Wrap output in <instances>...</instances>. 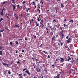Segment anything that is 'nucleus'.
Segmentation results:
<instances>
[{
    "label": "nucleus",
    "instance_id": "f257e3e1",
    "mask_svg": "<svg viewBox=\"0 0 78 78\" xmlns=\"http://www.w3.org/2000/svg\"><path fill=\"white\" fill-rule=\"evenodd\" d=\"M10 12H11V10L9 11V12L8 13V14H7V13H6L5 14V16H6L7 19H10V18H9V16H11V15L10 14ZM7 15H8V16Z\"/></svg>",
    "mask_w": 78,
    "mask_h": 78
},
{
    "label": "nucleus",
    "instance_id": "f03ea898",
    "mask_svg": "<svg viewBox=\"0 0 78 78\" xmlns=\"http://www.w3.org/2000/svg\"><path fill=\"white\" fill-rule=\"evenodd\" d=\"M64 30H61V32L60 31V33H61V34L62 35V38H61L62 39L64 38Z\"/></svg>",
    "mask_w": 78,
    "mask_h": 78
},
{
    "label": "nucleus",
    "instance_id": "7ed1b4c3",
    "mask_svg": "<svg viewBox=\"0 0 78 78\" xmlns=\"http://www.w3.org/2000/svg\"><path fill=\"white\" fill-rule=\"evenodd\" d=\"M61 72H60L59 74H58L57 76H54V78H59L60 75H61Z\"/></svg>",
    "mask_w": 78,
    "mask_h": 78
},
{
    "label": "nucleus",
    "instance_id": "20e7f679",
    "mask_svg": "<svg viewBox=\"0 0 78 78\" xmlns=\"http://www.w3.org/2000/svg\"><path fill=\"white\" fill-rule=\"evenodd\" d=\"M70 62H71L72 64H73V62L75 63L76 61L75 60H73V58H72V60Z\"/></svg>",
    "mask_w": 78,
    "mask_h": 78
},
{
    "label": "nucleus",
    "instance_id": "39448f33",
    "mask_svg": "<svg viewBox=\"0 0 78 78\" xmlns=\"http://www.w3.org/2000/svg\"><path fill=\"white\" fill-rule=\"evenodd\" d=\"M2 64L3 65H4L5 66H7V67H9L8 64H6V63H5L3 62H2Z\"/></svg>",
    "mask_w": 78,
    "mask_h": 78
},
{
    "label": "nucleus",
    "instance_id": "423d86ee",
    "mask_svg": "<svg viewBox=\"0 0 78 78\" xmlns=\"http://www.w3.org/2000/svg\"><path fill=\"white\" fill-rule=\"evenodd\" d=\"M26 73H27L28 75H31V74L30 73V72L29 71H28V69H27L26 71H25Z\"/></svg>",
    "mask_w": 78,
    "mask_h": 78
},
{
    "label": "nucleus",
    "instance_id": "0eeeda50",
    "mask_svg": "<svg viewBox=\"0 0 78 78\" xmlns=\"http://www.w3.org/2000/svg\"><path fill=\"white\" fill-rule=\"evenodd\" d=\"M70 40H71V38H69L68 40H66V42H67V43H70Z\"/></svg>",
    "mask_w": 78,
    "mask_h": 78
},
{
    "label": "nucleus",
    "instance_id": "6e6552de",
    "mask_svg": "<svg viewBox=\"0 0 78 78\" xmlns=\"http://www.w3.org/2000/svg\"><path fill=\"white\" fill-rule=\"evenodd\" d=\"M12 6L13 7V10L15 11V9H16V7L14 5H12Z\"/></svg>",
    "mask_w": 78,
    "mask_h": 78
},
{
    "label": "nucleus",
    "instance_id": "1a4fd4ad",
    "mask_svg": "<svg viewBox=\"0 0 78 78\" xmlns=\"http://www.w3.org/2000/svg\"><path fill=\"white\" fill-rule=\"evenodd\" d=\"M60 59H61V62H64L63 61H64V58H62L61 57H60Z\"/></svg>",
    "mask_w": 78,
    "mask_h": 78
},
{
    "label": "nucleus",
    "instance_id": "9d476101",
    "mask_svg": "<svg viewBox=\"0 0 78 78\" xmlns=\"http://www.w3.org/2000/svg\"><path fill=\"white\" fill-rule=\"evenodd\" d=\"M36 70H37V72H39V67H38L36 69Z\"/></svg>",
    "mask_w": 78,
    "mask_h": 78
},
{
    "label": "nucleus",
    "instance_id": "9b49d317",
    "mask_svg": "<svg viewBox=\"0 0 78 78\" xmlns=\"http://www.w3.org/2000/svg\"><path fill=\"white\" fill-rule=\"evenodd\" d=\"M61 6L62 8H64V5H63V4H62V3L61 4Z\"/></svg>",
    "mask_w": 78,
    "mask_h": 78
},
{
    "label": "nucleus",
    "instance_id": "f8f14e48",
    "mask_svg": "<svg viewBox=\"0 0 78 78\" xmlns=\"http://www.w3.org/2000/svg\"><path fill=\"white\" fill-rule=\"evenodd\" d=\"M55 29L54 30H53V32H54V33H55L56 31V27H55Z\"/></svg>",
    "mask_w": 78,
    "mask_h": 78
},
{
    "label": "nucleus",
    "instance_id": "ddd939ff",
    "mask_svg": "<svg viewBox=\"0 0 78 78\" xmlns=\"http://www.w3.org/2000/svg\"><path fill=\"white\" fill-rule=\"evenodd\" d=\"M46 29L47 30V31L46 33L47 34L48 33V30H49V29H48V28H47V27H46Z\"/></svg>",
    "mask_w": 78,
    "mask_h": 78
},
{
    "label": "nucleus",
    "instance_id": "4468645a",
    "mask_svg": "<svg viewBox=\"0 0 78 78\" xmlns=\"http://www.w3.org/2000/svg\"><path fill=\"white\" fill-rule=\"evenodd\" d=\"M43 51L44 52V53H45V54L48 55V54L47 52H46L45 51Z\"/></svg>",
    "mask_w": 78,
    "mask_h": 78
},
{
    "label": "nucleus",
    "instance_id": "2eb2a0df",
    "mask_svg": "<svg viewBox=\"0 0 78 78\" xmlns=\"http://www.w3.org/2000/svg\"><path fill=\"white\" fill-rule=\"evenodd\" d=\"M69 23H70V22H72V23H73V20H70L69 21Z\"/></svg>",
    "mask_w": 78,
    "mask_h": 78
},
{
    "label": "nucleus",
    "instance_id": "dca6fc26",
    "mask_svg": "<svg viewBox=\"0 0 78 78\" xmlns=\"http://www.w3.org/2000/svg\"><path fill=\"white\" fill-rule=\"evenodd\" d=\"M35 23H36V27H38L39 26V23H37V22H35Z\"/></svg>",
    "mask_w": 78,
    "mask_h": 78
},
{
    "label": "nucleus",
    "instance_id": "f3484780",
    "mask_svg": "<svg viewBox=\"0 0 78 78\" xmlns=\"http://www.w3.org/2000/svg\"><path fill=\"white\" fill-rule=\"evenodd\" d=\"M41 17L42 18V16L41 15H39V19H40V20H41Z\"/></svg>",
    "mask_w": 78,
    "mask_h": 78
},
{
    "label": "nucleus",
    "instance_id": "a211bd4d",
    "mask_svg": "<svg viewBox=\"0 0 78 78\" xmlns=\"http://www.w3.org/2000/svg\"><path fill=\"white\" fill-rule=\"evenodd\" d=\"M56 38V36H53L52 39H53L54 40V39H55Z\"/></svg>",
    "mask_w": 78,
    "mask_h": 78
},
{
    "label": "nucleus",
    "instance_id": "6ab92c4d",
    "mask_svg": "<svg viewBox=\"0 0 78 78\" xmlns=\"http://www.w3.org/2000/svg\"><path fill=\"white\" fill-rule=\"evenodd\" d=\"M70 60H71V58L70 57H69L67 59V61H69Z\"/></svg>",
    "mask_w": 78,
    "mask_h": 78
},
{
    "label": "nucleus",
    "instance_id": "aec40b11",
    "mask_svg": "<svg viewBox=\"0 0 78 78\" xmlns=\"http://www.w3.org/2000/svg\"><path fill=\"white\" fill-rule=\"evenodd\" d=\"M58 58H57L56 59V62H55L54 63L55 64H56V63H57V62H58Z\"/></svg>",
    "mask_w": 78,
    "mask_h": 78
},
{
    "label": "nucleus",
    "instance_id": "412c9836",
    "mask_svg": "<svg viewBox=\"0 0 78 78\" xmlns=\"http://www.w3.org/2000/svg\"><path fill=\"white\" fill-rule=\"evenodd\" d=\"M33 36L34 39H36V36L35 34L33 35Z\"/></svg>",
    "mask_w": 78,
    "mask_h": 78
},
{
    "label": "nucleus",
    "instance_id": "4be33fe9",
    "mask_svg": "<svg viewBox=\"0 0 78 78\" xmlns=\"http://www.w3.org/2000/svg\"><path fill=\"white\" fill-rule=\"evenodd\" d=\"M12 3H13V4H15V2H15V1L14 0H12Z\"/></svg>",
    "mask_w": 78,
    "mask_h": 78
},
{
    "label": "nucleus",
    "instance_id": "5701e85b",
    "mask_svg": "<svg viewBox=\"0 0 78 78\" xmlns=\"http://www.w3.org/2000/svg\"><path fill=\"white\" fill-rule=\"evenodd\" d=\"M37 11H39V13L40 14L41 13V12H40V10L39 9H37Z\"/></svg>",
    "mask_w": 78,
    "mask_h": 78
},
{
    "label": "nucleus",
    "instance_id": "b1692460",
    "mask_svg": "<svg viewBox=\"0 0 78 78\" xmlns=\"http://www.w3.org/2000/svg\"><path fill=\"white\" fill-rule=\"evenodd\" d=\"M50 34L51 36H53V32H50Z\"/></svg>",
    "mask_w": 78,
    "mask_h": 78
},
{
    "label": "nucleus",
    "instance_id": "393cba45",
    "mask_svg": "<svg viewBox=\"0 0 78 78\" xmlns=\"http://www.w3.org/2000/svg\"><path fill=\"white\" fill-rule=\"evenodd\" d=\"M0 55H2V51H0Z\"/></svg>",
    "mask_w": 78,
    "mask_h": 78
},
{
    "label": "nucleus",
    "instance_id": "a878e982",
    "mask_svg": "<svg viewBox=\"0 0 78 78\" xmlns=\"http://www.w3.org/2000/svg\"><path fill=\"white\" fill-rule=\"evenodd\" d=\"M15 43H16V44H17V45H18V44H19V42H18V41H16L15 42Z\"/></svg>",
    "mask_w": 78,
    "mask_h": 78
},
{
    "label": "nucleus",
    "instance_id": "bb28decb",
    "mask_svg": "<svg viewBox=\"0 0 78 78\" xmlns=\"http://www.w3.org/2000/svg\"><path fill=\"white\" fill-rule=\"evenodd\" d=\"M20 5H17V8H20Z\"/></svg>",
    "mask_w": 78,
    "mask_h": 78
},
{
    "label": "nucleus",
    "instance_id": "cd10ccee",
    "mask_svg": "<svg viewBox=\"0 0 78 78\" xmlns=\"http://www.w3.org/2000/svg\"><path fill=\"white\" fill-rule=\"evenodd\" d=\"M3 20V18H1V19L0 20V22H2V20Z\"/></svg>",
    "mask_w": 78,
    "mask_h": 78
},
{
    "label": "nucleus",
    "instance_id": "c85d7f7f",
    "mask_svg": "<svg viewBox=\"0 0 78 78\" xmlns=\"http://www.w3.org/2000/svg\"><path fill=\"white\" fill-rule=\"evenodd\" d=\"M3 31H4V29H3L2 30H0V32H1L2 33H3Z\"/></svg>",
    "mask_w": 78,
    "mask_h": 78
},
{
    "label": "nucleus",
    "instance_id": "c756f323",
    "mask_svg": "<svg viewBox=\"0 0 78 78\" xmlns=\"http://www.w3.org/2000/svg\"><path fill=\"white\" fill-rule=\"evenodd\" d=\"M15 27H17V28H19V26L18 25L15 24Z\"/></svg>",
    "mask_w": 78,
    "mask_h": 78
},
{
    "label": "nucleus",
    "instance_id": "7c9ffc66",
    "mask_svg": "<svg viewBox=\"0 0 78 78\" xmlns=\"http://www.w3.org/2000/svg\"><path fill=\"white\" fill-rule=\"evenodd\" d=\"M5 29H6V30H7V31H9V29H8L6 27H5Z\"/></svg>",
    "mask_w": 78,
    "mask_h": 78
},
{
    "label": "nucleus",
    "instance_id": "2f4dec72",
    "mask_svg": "<svg viewBox=\"0 0 78 78\" xmlns=\"http://www.w3.org/2000/svg\"><path fill=\"white\" fill-rule=\"evenodd\" d=\"M37 20L38 22H40V19H39V17H37Z\"/></svg>",
    "mask_w": 78,
    "mask_h": 78
},
{
    "label": "nucleus",
    "instance_id": "473e14b6",
    "mask_svg": "<svg viewBox=\"0 0 78 78\" xmlns=\"http://www.w3.org/2000/svg\"><path fill=\"white\" fill-rule=\"evenodd\" d=\"M52 22H56L57 21H56V20H53Z\"/></svg>",
    "mask_w": 78,
    "mask_h": 78
},
{
    "label": "nucleus",
    "instance_id": "72a5a7b5",
    "mask_svg": "<svg viewBox=\"0 0 78 78\" xmlns=\"http://www.w3.org/2000/svg\"><path fill=\"white\" fill-rule=\"evenodd\" d=\"M10 44L11 45V46L12 45V41H11L10 42Z\"/></svg>",
    "mask_w": 78,
    "mask_h": 78
},
{
    "label": "nucleus",
    "instance_id": "f704fd0d",
    "mask_svg": "<svg viewBox=\"0 0 78 78\" xmlns=\"http://www.w3.org/2000/svg\"><path fill=\"white\" fill-rule=\"evenodd\" d=\"M14 16L15 17H17V16H17V14H14Z\"/></svg>",
    "mask_w": 78,
    "mask_h": 78
},
{
    "label": "nucleus",
    "instance_id": "c9c22d12",
    "mask_svg": "<svg viewBox=\"0 0 78 78\" xmlns=\"http://www.w3.org/2000/svg\"><path fill=\"white\" fill-rule=\"evenodd\" d=\"M55 37H56V38H58V37H59V36H58V34H56Z\"/></svg>",
    "mask_w": 78,
    "mask_h": 78
},
{
    "label": "nucleus",
    "instance_id": "e433bc0d",
    "mask_svg": "<svg viewBox=\"0 0 78 78\" xmlns=\"http://www.w3.org/2000/svg\"><path fill=\"white\" fill-rule=\"evenodd\" d=\"M32 3L34 5H35V2H34V1H33L32 2Z\"/></svg>",
    "mask_w": 78,
    "mask_h": 78
},
{
    "label": "nucleus",
    "instance_id": "4c0bfd02",
    "mask_svg": "<svg viewBox=\"0 0 78 78\" xmlns=\"http://www.w3.org/2000/svg\"><path fill=\"white\" fill-rule=\"evenodd\" d=\"M1 15H2V16H3V15H4L3 12H1Z\"/></svg>",
    "mask_w": 78,
    "mask_h": 78
},
{
    "label": "nucleus",
    "instance_id": "58836bf2",
    "mask_svg": "<svg viewBox=\"0 0 78 78\" xmlns=\"http://www.w3.org/2000/svg\"><path fill=\"white\" fill-rule=\"evenodd\" d=\"M13 62H14V61H11V64H13Z\"/></svg>",
    "mask_w": 78,
    "mask_h": 78
},
{
    "label": "nucleus",
    "instance_id": "ea45409f",
    "mask_svg": "<svg viewBox=\"0 0 78 78\" xmlns=\"http://www.w3.org/2000/svg\"><path fill=\"white\" fill-rule=\"evenodd\" d=\"M59 28H60V30H62V27H61V26L59 27Z\"/></svg>",
    "mask_w": 78,
    "mask_h": 78
},
{
    "label": "nucleus",
    "instance_id": "a19ab883",
    "mask_svg": "<svg viewBox=\"0 0 78 78\" xmlns=\"http://www.w3.org/2000/svg\"><path fill=\"white\" fill-rule=\"evenodd\" d=\"M27 68H25L24 69H23V71H25V70H27Z\"/></svg>",
    "mask_w": 78,
    "mask_h": 78
},
{
    "label": "nucleus",
    "instance_id": "79ce46f5",
    "mask_svg": "<svg viewBox=\"0 0 78 78\" xmlns=\"http://www.w3.org/2000/svg\"><path fill=\"white\" fill-rule=\"evenodd\" d=\"M22 52L23 53V52H25V50H23V49L22 50Z\"/></svg>",
    "mask_w": 78,
    "mask_h": 78
},
{
    "label": "nucleus",
    "instance_id": "37998d69",
    "mask_svg": "<svg viewBox=\"0 0 78 78\" xmlns=\"http://www.w3.org/2000/svg\"><path fill=\"white\" fill-rule=\"evenodd\" d=\"M65 48H68V46H65Z\"/></svg>",
    "mask_w": 78,
    "mask_h": 78
},
{
    "label": "nucleus",
    "instance_id": "c03bdc74",
    "mask_svg": "<svg viewBox=\"0 0 78 78\" xmlns=\"http://www.w3.org/2000/svg\"><path fill=\"white\" fill-rule=\"evenodd\" d=\"M62 45H63V43H62V42L61 44V46H62Z\"/></svg>",
    "mask_w": 78,
    "mask_h": 78
},
{
    "label": "nucleus",
    "instance_id": "a18cd8bd",
    "mask_svg": "<svg viewBox=\"0 0 78 78\" xmlns=\"http://www.w3.org/2000/svg\"><path fill=\"white\" fill-rule=\"evenodd\" d=\"M60 66H64V65H63V64H60Z\"/></svg>",
    "mask_w": 78,
    "mask_h": 78
},
{
    "label": "nucleus",
    "instance_id": "49530a36",
    "mask_svg": "<svg viewBox=\"0 0 78 78\" xmlns=\"http://www.w3.org/2000/svg\"><path fill=\"white\" fill-rule=\"evenodd\" d=\"M8 73L9 75H10V74H11V72L10 71H9L8 72Z\"/></svg>",
    "mask_w": 78,
    "mask_h": 78
},
{
    "label": "nucleus",
    "instance_id": "de8ad7c7",
    "mask_svg": "<svg viewBox=\"0 0 78 78\" xmlns=\"http://www.w3.org/2000/svg\"><path fill=\"white\" fill-rule=\"evenodd\" d=\"M23 4H25V2L23 1L22 2Z\"/></svg>",
    "mask_w": 78,
    "mask_h": 78
},
{
    "label": "nucleus",
    "instance_id": "09e8293b",
    "mask_svg": "<svg viewBox=\"0 0 78 78\" xmlns=\"http://www.w3.org/2000/svg\"><path fill=\"white\" fill-rule=\"evenodd\" d=\"M20 63V62H19V61H18V62H17V64H19Z\"/></svg>",
    "mask_w": 78,
    "mask_h": 78
},
{
    "label": "nucleus",
    "instance_id": "8fccbe9b",
    "mask_svg": "<svg viewBox=\"0 0 78 78\" xmlns=\"http://www.w3.org/2000/svg\"><path fill=\"white\" fill-rule=\"evenodd\" d=\"M41 6V5H40V4H38V7H40V6Z\"/></svg>",
    "mask_w": 78,
    "mask_h": 78
},
{
    "label": "nucleus",
    "instance_id": "3c124183",
    "mask_svg": "<svg viewBox=\"0 0 78 78\" xmlns=\"http://www.w3.org/2000/svg\"><path fill=\"white\" fill-rule=\"evenodd\" d=\"M50 28H51V30H53V29H52V28H51V26H50Z\"/></svg>",
    "mask_w": 78,
    "mask_h": 78
},
{
    "label": "nucleus",
    "instance_id": "603ef678",
    "mask_svg": "<svg viewBox=\"0 0 78 78\" xmlns=\"http://www.w3.org/2000/svg\"><path fill=\"white\" fill-rule=\"evenodd\" d=\"M18 75L19 76H21V75H22V74H20Z\"/></svg>",
    "mask_w": 78,
    "mask_h": 78
},
{
    "label": "nucleus",
    "instance_id": "864d4df0",
    "mask_svg": "<svg viewBox=\"0 0 78 78\" xmlns=\"http://www.w3.org/2000/svg\"><path fill=\"white\" fill-rule=\"evenodd\" d=\"M16 17V19H18V16H17Z\"/></svg>",
    "mask_w": 78,
    "mask_h": 78
},
{
    "label": "nucleus",
    "instance_id": "5fc2aeb1",
    "mask_svg": "<svg viewBox=\"0 0 78 78\" xmlns=\"http://www.w3.org/2000/svg\"><path fill=\"white\" fill-rule=\"evenodd\" d=\"M44 71H45L46 72H47V71L46 69H44Z\"/></svg>",
    "mask_w": 78,
    "mask_h": 78
},
{
    "label": "nucleus",
    "instance_id": "6e6d98bb",
    "mask_svg": "<svg viewBox=\"0 0 78 78\" xmlns=\"http://www.w3.org/2000/svg\"><path fill=\"white\" fill-rule=\"evenodd\" d=\"M2 46H0V50H1V49H2Z\"/></svg>",
    "mask_w": 78,
    "mask_h": 78
},
{
    "label": "nucleus",
    "instance_id": "4d7b16f0",
    "mask_svg": "<svg viewBox=\"0 0 78 78\" xmlns=\"http://www.w3.org/2000/svg\"><path fill=\"white\" fill-rule=\"evenodd\" d=\"M25 41H27V37H25Z\"/></svg>",
    "mask_w": 78,
    "mask_h": 78
},
{
    "label": "nucleus",
    "instance_id": "13d9d810",
    "mask_svg": "<svg viewBox=\"0 0 78 78\" xmlns=\"http://www.w3.org/2000/svg\"><path fill=\"white\" fill-rule=\"evenodd\" d=\"M41 75L42 78H44L43 77V75L42 74H41Z\"/></svg>",
    "mask_w": 78,
    "mask_h": 78
},
{
    "label": "nucleus",
    "instance_id": "bf43d9fd",
    "mask_svg": "<svg viewBox=\"0 0 78 78\" xmlns=\"http://www.w3.org/2000/svg\"><path fill=\"white\" fill-rule=\"evenodd\" d=\"M41 22H43V20H41Z\"/></svg>",
    "mask_w": 78,
    "mask_h": 78
},
{
    "label": "nucleus",
    "instance_id": "052dcab7",
    "mask_svg": "<svg viewBox=\"0 0 78 78\" xmlns=\"http://www.w3.org/2000/svg\"><path fill=\"white\" fill-rule=\"evenodd\" d=\"M22 39H18V41H22Z\"/></svg>",
    "mask_w": 78,
    "mask_h": 78
},
{
    "label": "nucleus",
    "instance_id": "680f3d73",
    "mask_svg": "<svg viewBox=\"0 0 78 78\" xmlns=\"http://www.w3.org/2000/svg\"><path fill=\"white\" fill-rule=\"evenodd\" d=\"M48 58H50V56H49V55H48Z\"/></svg>",
    "mask_w": 78,
    "mask_h": 78
},
{
    "label": "nucleus",
    "instance_id": "e2e57ef3",
    "mask_svg": "<svg viewBox=\"0 0 78 78\" xmlns=\"http://www.w3.org/2000/svg\"><path fill=\"white\" fill-rule=\"evenodd\" d=\"M39 72L40 73L41 72V69H39Z\"/></svg>",
    "mask_w": 78,
    "mask_h": 78
},
{
    "label": "nucleus",
    "instance_id": "0e129e2a",
    "mask_svg": "<svg viewBox=\"0 0 78 78\" xmlns=\"http://www.w3.org/2000/svg\"><path fill=\"white\" fill-rule=\"evenodd\" d=\"M52 66L53 68H54V64H53V65H52Z\"/></svg>",
    "mask_w": 78,
    "mask_h": 78
},
{
    "label": "nucleus",
    "instance_id": "69168bd1",
    "mask_svg": "<svg viewBox=\"0 0 78 78\" xmlns=\"http://www.w3.org/2000/svg\"><path fill=\"white\" fill-rule=\"evenodd\" d=\"M19 78H23V77H22V76H20Z\"/></svg>",
    "mask_w": 78,
    "mask_h": 78
},
{
    "label": "nucleus",
    "instance_id": "338daca9",
    "mask_svg": "<svg viewBox=\"0 0 78 78\" xmlns=\"http://www.w3.org/2000/svg\"><path fill=\"white\" fill-rule=\"evenodd\" d=\"M64 27H66V24H64Z\"/></svg>",
    "mask_w": 78,
    "mask_h": 78
},
{
    "label": "nucleus",
    "instance_id": "774afa93",
    "mask_svg": "<svg viewBox=\"0 0 78 78\" xmlns=\"http://www.w3.org/2000/svg\"><path fill=\"white\" fill-rule=\"evenodd\" d=\"M42 44H41L40 46V47H41V46H42Z\"/></svg>",
    "mask_w": 78,
    "mask_h": 78
}]
</instances>
